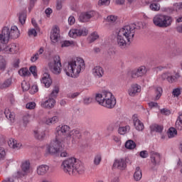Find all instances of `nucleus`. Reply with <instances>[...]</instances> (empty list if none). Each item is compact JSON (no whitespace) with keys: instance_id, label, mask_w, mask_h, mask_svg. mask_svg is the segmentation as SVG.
Returning a JSON list of instances; mask_svg holds the SVG:
<instances>
[{"instance_id":"nucleus-37","label":"nucleus","mask_w":182,"mask_h":182,"mask_svg":"<svg viewBox=\"0 0 182 182\" xmlns=\"http://www.w3.org/2000/svg\"><path fill=\"white\" fill-rule=\"evenodd\" d=\"M69 46H76V42L73 41H64L61 43V48H69Z\"/></svg>"},{"instance_id":"nucleus-21","label":"nucleus","mask_w":182,"mask_h":182,"mask_svg":"<svg viewBox=\"0 0 182 182\" xmlns=\"http://www.w3.org/2000/svg\"><path fill=\"white\" fill-rule=\"evenodd\" d=\"M4 50L6 53H18L19 52V46L14 43L4 48Z\"/></svg>"},{"instance_id":"nucleus-56","label":"nucleus","mask_w":182,"mask_h":182,"mask_svg":"<svg viewBox=\"0 0 182 182\" xmlns=\"http://www.w3.org/2000/svg\"><path fill=\"white\" fill-rule=\"evenodd\" d=\"M100 164V160H93L90 162V166L91 168H95V167H97V166H99Z\"/></svg>"},{"instance_id":"nucleus-46","label":"nucleus","mask_w":182,"mask_h":182,"mask_svg":"<svg viewBox=\"0 0 182 182\" xmlns=\"http://www.w3.org/2000/svg\"><path fill=\"white\" fill-rule=\"evenodd\" d=\"M181 95V88L176 87L172 90V95L173 97H178Z\"/></svg>"},{"instance_id":"nucleus-53","label":"nucleus","mask_w":182,"mask_h":182,"mask_svg":"<svg viewBox=\"0 0 182 182\" xmlns=\"http://www.w3.org/2000/svg\"><path fill=\"white\" fill-rule=\"evenodd\" d=\"M149 151L146 150L141 151L139 152V156L141 159H147L149 157Z\"/></svg>"},{"instance_id":"nucleus-19","label":"nucleus","mask_w":182,"mask_h":182,"mask_svg":"<svg viewBox=\"0 0 182 182\" xmlns=\"http://www.w3.org/2000/svg\"><path fill=\"white\" fill-rule=\"evenodd\" d=\"M132 120L134 122V126L138 132H142L144 129V124L140 119H139V117L137 114H134L132 116Z\"/></svg>"},{"instance_id":"nucleus-57","label":"nucleus","mask_w":182,"mask_h":182,"mask_svg":"<svg viewBox=\"0 0 182 182\" xmlns=\"http://www.w3.org/2000/svg\"><path fill=\"white\" fill-rule=\"evenodd\" d=\"M79 95H80V92H73V93L68 94V97H69V99H75V97H77Z\"/></svg>"},{"instance_id":"nucleus-14","label":"nucleus","mask_w":182,"mask_h":182,"mask_svg":"<svg viewBox=\"0 0 182 182\" xmlns=\"http://www.w3.org/2000/svg\"><path fill=\"white\" fill-rule=\"evenodd\" d=\"M9 28H3L1 32H0V43L3 45H6L9 42Z\"/></svg>"},{"instance_id":"nucleus-51","label":"nucleus","mask_w":182,"mask_h":182,"mask_svg":"<svg viewBox=\"0 0 182 182\" xmlns=\"http://www.w3.org/2000/svg\"><path fill=\"white\" fill-rule=\"evenodd\" d=\"M99 6H107L110 5V0H99Z\"/></svg>"},{"instance_id":"nucleus-59","label":"nucleus","mask_w":182,"mask_h":182,"mask_svg":"<svg viewBox=\"0 0 182 182\" xmlns=\"http://www.w3.org/2000/svg\"><path fill=\"white\" fill-rule=\"evenodd\" d=\"M38 59H39V54L36 53L34 55H33V56H31V62H32V63H35Z\"/></svg>"},{"instance_id":"nucleus-2","label":"nucleus","mask_w":182,"mask_h":182,"mask_svg":"<svg viewBox=\"0 0 182 182\" xmlns=\"http://www.w3.org/2000/svg\"><path fill=\"white\" fill-rule=\"evenodd\" d=\"M60 170L68 176H77L85 174L86 166L80 160H63L60 164Z\"/></svg>"},{"instance_id":"nucleus-30","label":"nucleus","mask_w":182,"mask_h":182,"mask_svg":"<svg viewBox=\"0 0 182 182\" xmlns=\"http://www.w3.org/2000/svg\"><path fill=\"white\" fill-rule=\"evenodd\" d=\"M134 178L136 181H140L141 180V169L139 166H137L134 173Z\"/></svg>"},{"instance_id":"nucleus-5","label":"nucleus","mask_w":182,"mask_h":182,"mask_svg":"<svg viewBox=\"0 0 182 182\" xmlns=\"http://www.w3.org/2000/svg\"><path fill=\"white\" fill-rule=\"evenodd\" d=\"M153 23L158 28H168L173 23V17L163 14H158L154 16Z\"/></svg>"},{"instance_id":"nucleus-25","label":"nucleus","mask_w":182,"mask_h":182,"mask_svg":"<svg viewBox=\"0 0 182 182\" xmlns=\"http://www.w3.org/2000/svg\"><path fill=\"white\" fill-rule=\"evenodd\" d=\"M21 33L19 32V29L16 26H12L11 29H9V37L12 38V39H18V37L20 36Z\"/></svg>"},{"instance_id":"nucleus-28","label":"nucleus","mask_w":182,"mask_h":182,"mask_svg":"<svg viewBox=\"0 0 182 182\" xmlns=\"http://www.w3.org/2000/svg\"><path fill=\"white\" fill-rule=\"evenodd\" d=\"M33 133L34 137L37 140H43L45 139V136H46L45 132L41 131V129L34 130Z\"/></svg>"},{"instance_id":"nucleus-38","label":"nucleus","mask_w":182,"mask_h":182,"mask_svg":"<svg viewBox=\"0 0 182 182\" xmlns=\"http://www.w3.org/2000/svg\"><path fill=\"white\" fill-rule=\"evenodd\" d=\"M151 160H160L161 159V154L160 153L151 151L149 154Z\"/></svg>"},{"instance_id":"nucleus-34","label":"nucleus","mask_w":182,"mask_h":182,"mask_svg":"<svg viewBox=\"0 0 182 182\" xmlns=\"http://www.w3.org/2000/svg\"><path fill=\"white\" fill-rule=\"evenodd\" d=\"M125 147L128 150H133L136 149V142H134L133 140H128L125 143Z\"/></svg>"},{"instance_id":"nucleus-49","label":"nucleus","mask_w":182,"mask_h":182,"mask_svg":"<svg viewBox=\"0 0 182 182\" xmlns=\"http://www.w3.org/2000/svg\"><path fill=\"white\" fill-rule=\"evenodd\" d=\"M6 152L5 151V149L4 147H0V160H4L5 159H8L6 157Z\"/></svg>"},{"instance_id":"nucleus-61","label":"nucleus","mask_w":182,"mask_h":182,"mask_svg":"<svg viewBox=\"0 0 182 182\" xmlns=\"http://www.w3.org/2000/svg\"><path fill=\"white\" fill-rule=\"evenodd\" d=\"M53 12V10H52V9L50 8H47L45 10V14L47 16V18H50V14Z\"/></svg>"},{"instance_id":"nucleus-10","label":"nucleus","mask_w":182,"mask_h":182,"mask_svg":"<svg viewBox=\"0 0 182 182\" xmlns=\"http://www.w3.org/2000/svg\"><path fill=\"white\" fill-rule=\"evenodd\" d=\"M48 68L50 70L54 73V75H60V72H62V63H60V56L55 55L53 58V60L48 63Z\"/></svg>"},{"instance_id":"nucleus-3","label":"nucleus","mask_w":182,"mask_h":182,"mask_svg":"<svg viewBox=\"0 0 182 182\" xmlns=\"http://www.w3.org/2000/svg\"><path fill=\"white\" fill-rule=\"evenodd\" d=\"M85 68V60L80 57H77L68 60L64 68V72L69 77L76 78L79 77Z\"/></svg>"},{"instance_id":"nucleus-52","label":"nucleus","mask_w":182,"mask_h":182,"mask_svg":"<svg viewBox=\"0 0 182 182\" xmlns=\"http://www.w3.org/2000/svg\"><path fill=\"white\" fill-rule=\"evenodd\" d=\"M26 107L29 110H32L35 109V107H36V103H35L34 102H30L26 104Z\"/></svg>"},{"instance_id":"nucleus-64","label":"nucleus","mask_w":182,"mask_h":182,"mask_svg":"<svg viewBox=\"0 0 182 182\" xmlns=\"http://www.w3.org/2000/svg\"><path fill=\"white\" fill-rule=\"evenodd\" d=\"M19 63H20L19 59L17 58L14 60L13 63L14 68H19Z\"/></svg>"},{"instance_id":"nucleus-32","label":"nucleus","mask_w":182,"mask_h":182,"mask_svg":"<svg viewBox=\"0 0 182 182\" xmlns=\"http://www.w3.org/2000/svg\"><path fill=\"white\" fill-rule=\"evenodd\" d=\"M18 20L20 23H21V25H25L26 22V12L21 11L18 14Z\"/></svg>"},{"instance_id":"nucleus-55","label":"nucleus","mask_w":182,"mask_h":182,"mask_svg":"<svg viewBox=\"0 0 182 182\" xmlns=\"http://www.w3.org/2000/svg\"><path fill=\"white\" fill-rule=\"evenodd\" d=\"M28 35L30 37L33 36L34 38L38 36V33L35 28H31L28 30Z\"/></svg>"},{"instance_id":"nucleus-60","label":"nucleus","mask_w":182,"mask_h":182,"mask_svg":"<svg viewBox=\"0 0 182 182\" xmlns=\"http://www.w3.org/2000/svg\"><path fill=\"white\" fill-rule=\"evenodd\" d=\"M39 89L38 88V85H34L31 87V89H30V93L31 95H34V93H36Z\"/></svg>"},{"instance_id":"nucleus-16","label":"nucleus","mask_w":182,"mask_h":182,"mask_svg":"<svg viewBox=\"0 0 182 182\" xmlns=\"http://www.w3.org/2000/svg\"><path fill=\"white\" fill-rule=\"evenodd\" d=\"M81 136L80 131L78 129H73L72 131H69L67 139H72L73 144H76V140H79Z\"/></svg>"},{"instance_id":"nucleus-63","label":"nucleus","mask_w":182,"mask_h":182,"mask_svg":"<svg viewBox=\"0 0 182 182\" xmlns=\"http://www.w3.org/2000/svg\"><path fill=\"white\" fill-rule=\"evenodd\" d=\"M149 106L151 109H153V107H159V104L157 102H151L149 103Z\"/></svg>"},{"instance_id":"nucleus-22","label":"nucleus","mask_w":182,"mask_h":182,"mask_svg":"<svg viewBox=\"0 0 182 182\" xmlns=\"http://www.w3.org/2000/svg\"><path fill=\"white\" fill-rule=\"evenodd\" d=\"M92 75L95 77L100 79V77H103V75H105V70L100 66H95L92 69Z\"/></svg>"},{"instance_id":"nucleus-17","label":"nucleus","mask_w":182,"mask_h":182,"mask_svg":"<svg viewBox=\"0 0 182 182\" xmlns=\"http://www.w3.org/2000/svg\"><path fill=\"white\" fill-rule=\"evenodd\" d=\"M141 92V86L138 84H132L128 90V95L132 97H134L137 93Z\"/></svg>"},{"instance_id":"nucleus-35","label":"nucleus","mask_w":182,"mask_h":182,"mask_svg":"<svg viewBox=\"0 0 182 182\" xmlns=\"http://www.w3.org/2000/svg\"><path fill=\"white\" fill-rule=\"evenodd\" d=\"M150 129L152 132H156V133L163 132V126L156 124L151 125Z\"/></svg>"},{"instance_id":"nucleus-8","label":"nucleus","mask_w":182,"mask_h":182,"mask_svg":"<svg viewBox=\"0 0 182 182\" xmlns=\"http://www.w3.org/2000/svg\"><path fill=\"white\" fill-rule=\"evenodd\" d=\"M70 132V127L65 124H60L55 127V139L63 142L65 137L68 139V135Z\"/></svg>"},{"instance_id":"nucleus-62","label":"nucleus","mask_w":182,"mask_h":182,"mask_svg":"<svg viewBox=\"0 0 182 182\" xmlns=\"http://www.w3.org/2000/svg\"><path fill=\"white\" fill-rule=\"evenodd\" d=\"M75 22H76V19H75V17L73 16H70L68 18V23H69V25H74Z\"/></svg>"},{"instance_id":"nucleus-6","label":"nucleus","mask_w":182,"mask_h":182,"mask_svg":"<svg viewBox=\"0 0 182 182\" xmlns=\"http://www.w3.org/2000/svg\"><path fill=\"white\" fill-rule=\"evenodd\" d=\"M20 168L21 171H17L14 175L16 178H23L33 171L29 160L23 161L21 163Z\"/></svg>"},{"instance_id":"nucleus-1","label":"nucleus","mask_w":182,"mask_h":182,"mask_svg":"<svg viewBox=\"0 0 182 182\" xmlns=\"http://www.w3.org/2000/svg\"><path fill=\"white\" fill-rule=\"evenodd\" d=\"M136 33V28L130 25L124 26L116 32L117 45L120 49H126L132 43Z\"/></svg>"},{"instance_id":"nucleus-29","label":"nucleus","mask_w":182,"mask_h":182,"mask_svg":"<svg viewBox=\"0 0 182 182\" xmlns=\"http://www.w3.org/2000/svg\"><path fill=\"white\" fill-rule=\"evenodd\" d=\"M58 122H59V117L55 115L53 117L47 118L45 121V123L48 126H52V124H56Z\"/></svg>"},{"instance_id":"nucleus-48","label":"nucleus","mask_w":182,"mask_h":182,"mask_svg":"<svg viewBox=\"0 0 182 182\" xmlns=\"http://www.w3.org/2000/svg\"><path fill=\"white\" fill-rule=\"evenodd\" d=\"M60 156V157H69V160H77L75 156H70V154L66 151H63V152H61Z\"/></svg>"},{"instance_id":"nucleus-42","label":"nucleus","mask_w":182,"mask_h":182,"mask_svg":"<svg viewBox=\"0 0 182 182\" xmlns=\"http://www.w3.org/2000/svg\"><path fill=\"white\" fill-rule=\"evenodd\" d=\"M176 127L178 130H182V113L179 114L178 119L176 122Z\"/></svg>"},{"instance_id":"nucleus-47","label":"nucleus","mask_w":182,"mask_h":182,"mask_svg":"<svg viewBox=\"0 0 182 182\" xmlns=\"http://www.w3.org/2000/svg\"><path fill=\"white\" fill-rule=\"evenodd\" d=\"M21 87L23 89V90H29L31 89V84L29 83V82L26 81V80H23L21 82Z\"/></svg>"},{"instance_id":"nucleus-31","label":"nucleus","mask_w":182,"mask_h":182,"mask_svg":"<svg viewBox=\"0 0 182 182\" xmlns=\"http://www.w3.org/2000/svg\"><path fill=\"white\" fill-rule=\"evenodd\" d=\"M12 85V78L6 79L4 82L0 83V89H6Z\"/></svg>"},{"instance_id":"nucleus-36","label":"nucleus","mask_w":182,"mask_h":182,"mask_svg":"<svg viewBox=\"0 0 182 182\" xmlns=\"http://www.w3.org/2000/svg\"><path fill=\"white\" fill-rule=\"evenodd\" d=\"M155 100H159V99H160V97H161V95H163V88H161V87L157 86L155 87Z\"/></svg>"},{"instance_id":"nucleus-33","label":"nucleus","mask_w":182,"mask_h":182,"mask_svg":"<svg viewBox=\"0 0 182 182\" xmlns=\"http://www.w3.org/2000/svg\"><path fill=\"white\" fill-rule=\"evenodd\" d=\"M18 75L25 77L26 76H31V72H29L28 68H23L18 70Z\"/></svg>"},{"instance_id":"nucleus-41","label":"nucleus","mask_w":182,"mask_h":182,"mask_svg":"<svg viewBox=\"0 0 182 182\" xmlns=\"http://www.w3.org/2000/svg\"><path fill=\"white\" fill-rule=\"evenodd\" d=\"M176 136H177V129L174 127L169 128L168 131V137L169 139H173V137H175Z\"/></svg>"},{"instance_id":"nucleus-54","label":"nucleus","mask_w":182,"mask_h":182,"mask_svg":"<svg viewBox=\"0 0 182 182\" xmlns=\"http://www.w3.org/2000/svg\"><path fill=\"white\" fill-rule=\"evenodd\" d=\"M59 93V88L58 87H55V88L53 90L52 92L50 95V97H56L58 96V94Z\"/></svg>"},{"instance_id":"nucleus-12","label":"nucleus","mask_w":182,"mask_h":182,"mask_svg":"<svg viewBox=\"0 0 182 182\" xmlns=\"http://www.w3.org/2000/svg\"><path fill=\"white\" fill-rule=\"evenodd\" d=\"M59 38H60V28L58 26H54L50 34V39L52 43H58Z\"/></svg>"},{"instance_id":"nucleus-58","label":"nucleus","mask_w":182,"mask_h":182,"mask_svg":"<svg viewBox=\"0 0 182 182\" xmlns=\"http://www.w3.org/2000/svg\"><path fill=\"white\" fill-rule=\"evenodd\" d=\"M174 11H180L182 9V2L181 3H176L173 4Z\"/></svg>"},{"instance_id":"nucleus-4","label":"nucleus","mask_w":182,"mask_h":182,"mask_svg":"<svg viewBox=\"0 0 182 182\" xmlns=\"http://www.w3.org/2000/svg\"><path fill=\"white\" fill-rule=\"evenodd\" d=\"M95 100L104 107L113 109L116 106V98L114 95L109 91H102L101 93L96 94Z\"/></svg>"},{"instance_id":"nucleus-39","label":"nucleus","mask_w":182,"mask_h":182,"mask_svg":"<svg viewBox=\"0 0 182 182\" xmlns=\"http://www.w3.org/2000/svg\"><path fill=\"white\" fill-rule=\"evenodd\" d=\"M6 60L5 57L0 55V70H5L6 69Z\"/></svg>"},{"instance_id":"nucleus-45","label":"nucleus","mask_w":182,"mask_h":182,"mask_svg":"<svg viewBox=\"0 0 182 182\" xmlns=\"http://www.w3.org/2000/svg\"><path fill=\"white\" fill-rule=\"evenodd\" d=\"M97 39H99V34L97 32H94L88 37L89 42H95Z\"/></svg>"},{"instance_id":"nucleus-20","label":"nucleus","mask_w":182,"mask_h":182,"mask_svg":"<svg viewBox=\"0 0 182 182\" xmlns=\"http://www.w3.org/2000/svg\"><path fill=\"white\" fill-rule=\"evenodd\" d=\"M55 105H56V101L50 97L41 102V107L44 109H53Z\"/></svg>"},{"instance_id":"nucleus-23","label":"nucleus","mask_w":182,"mask_h":182,"mask_svg":"<svg viewBox=\"0 0 182 182\" xmlns=\"http://www.w3.org/2000/svg\"><path fill=\"white\" fill-rule=\"evenodd\" d=\"M1 116H3V114H5V117L8 120H10L11 123H14L15 122V113L11 112L9 109L6 108L4 111L0 112Z\"/></svg>"},{"instance_id":"nucleus-9","label":"nucleus","mask_w":182,"mask_h":182,"mask_svg":"<svg viewBox=\"0 0 182 182\" xmlns=\"http://www.w3.org/2000/svg\"><path fill=\"white\" fill-rule=\"evenodd\" d=\"M159 80H167L168 83H176L180 79V74L174 71V70H169L159 76Z\"/></svg>"},{"instance_id":"nucleus-15","label":"nucleus","mask_w":182,"mask_h":182,"mask_svg":"<svg viewBox=\"0 0 182 182\" xmlns=\"http://www.w3.org/2000/svg\"><path fill=\"white\" fill-rule=\"evenodd\" d=\"M96 15V11H90L87 12L81 13L79 16V19L80 22H89V20L91 18H93Z\"/></svg>"},{"instance_id":"nucleus-43","label":"nucleus","mask_w":182,"mask_h":182,"mask_svg":"<svg viewBox=\"0 0 182 182\" xmlns=\"http://www.w3.org/2000/svg\"><path fill=\"white\" fill-rule=\"evenodd\" d=\"M118 132L119 134H126V133L130 132V126L127 125L125 127H121L119 128Z\"/></svg>"},{"instance_id":"nucleus-11","label":"nucleus","mask_w":182,"mask_h":182,"mask_svg":"<svg viewBox=\"0 0 182 182\" xmlns=\"http://www.w3.org/2000/svg\"><path fill=\"white\" fill-rule=\"evenodd\" d=\"M87 35V29L86 28H71L68 32L70 38L76 39L80 36H86Z\"/></svg>"},{"instance_id":"nucleus-13","label":"nucleus","mask_w":182,"mask_h":182,"mask_svg":"<svg viewBox=\"0 0 182 182\" xmlns=\"http://www.w3.org/2000/svg\"><path fill=\"white\" fill-rule=\"evenodd\" d=\"M146 73H147V68H146V66L144 65L140 66L129 72V75L134 78L141 77V76H144Z\"/></svg>"},{"instance_id":"nucleus-7","label":"nucleus","mask_w":182,"mask_h":182,"mask_svg":"<svg viewBox=\"0 0 182 182\" xmlns=\"http://www.w3.org/2000/svg\"><path fill=\"white\" fill-rule=\"evenodd\" d=\"M63 143L62 141H59V139L55 138L49 144L46 145L47 153L52 156H58L60 151V149H62Z\"/></svg>"},{"instance_id":"nucleus-27","label":"nucleus","mask_w":182,"mask_h":182,"mask_svg":"<svg viewBox=\"0 0 182 182\" xmlns=\"http://www.w3.org/2000/svg\"><path fill=\"white\" fill-rule=\"evenodd\" d=\"M36 171L38 176H45V174L49 171V166L40 165L37 167Z\"/></svg>"},{"instance_id":"nucleus-26","label":"nucleus","mask_w":182,"mask_h":182,"mask_svg":"<svg viewBox=\"0 0 182 182\" xmlns=\"http://www.w3.org/2000/svg\"><path fill=\"white\" fill-rule=\"evenodd\" d=\"M127 163L124 160H116L112 166L113 168H118V170H124L127 167Z\"/></svg>"},{"instance_id":"nucleus-18","label":"nucleus","mask_w":182,"mask_h":182,"mask_svg":"<svg viewBox=\"0 0 182 182\" xmlns=\"http://www.w3.org/2000/svg\"><path fill=\"white\" fill-rule=\"evenodd\" d=\"M8 146L10 149H13V150H21L22 149V143L14 138L9 139Z\"/></svg>"},{"instance_id":"nucleus-40","label":"nucleus","mask_w":182,"mask_h":182,"mask_svg":"<svg viewBox=\"0 0 182 182\" xmlns=\"http://www.w3.org/2000/svg\"><path fill=\"white\" fill-rule=\"evenodd\" d=\"M160 4L159 3H151L149 5V9H151V11H153L154 12H159V11H160Z\"/></svg>"},{"instance_id":"nucleus-24","label":"nucleus","mask_w":182,"mask_h":182,"mask_svg":"<svg viewBox=\"0 0 182 182\" xmlns=\"http://www.w3.org/2000/svg\"><path fill=\"white\" fill-rule=\"evenodd\" d=\"M41 83H43V85H45L46 87H50V85H52V79L50 78V75L48 73H45L43 75Z\"/></svg>"},{"instance_id":"nucleus-50","label":"nucleus","mask_w":182,"mask_h":182,"mask_svg":"<svg viewBox=\"0 0 182 182\" xmlns=\"http://www.w3.org/2000/svg\"><path fill=\"white\" fill-rule=\"evenodd\" d=\"M29 72L32 73L33 76H34L35 77H38V70L36 68V66H31L29 68Z\"/></svg>"},{"instance_id":"nucleus-44","label":"nucleus","mask_w":182,"mask_h":182,"mask_svg":"<svg viewBox=\"0 0 182 182\" xmlns=\"http://www.w3.org/2000/svg\"><path fill=\"white\" fill-rule=\"evenodd\" d=\"M116 21H117V16H116L110 15L107 17V22H108L109 25L116 23Z\"/></svg>"}]
</instances>
